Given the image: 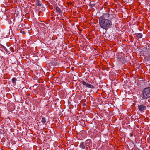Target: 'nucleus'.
Instances as JSON below:
<instances>
[{
	"label": "nucleus",
	"instance_id": "obj_10",
	"mask_svg": "<svg viewBox=\"0 0 150 150\" xmlns=\"http://www.w3.org/2000/svg\"><path fill=\"white\" fill-rule=\"evenodd\" d=\"M46 122V121L45 118L42 117V119L41 121V122L44 124Z\"/></svg>",
	"mask_w": 150,
	"mask_h": 150
},
{
	"label": "nucleus",
	"instance_id": "obj_4",
	"mask_svg": "<svg viewBox=\"0 0 150 150\" xmlns=\"http://www.w3.org/2000/svg\"><path fill=\"white\" fill-rule=\"evenodd\" d=\"M139 110L141 112H144L146 109V107L143 104H141L138 106Z\"/></svg>",
	"mask_w": 150,
	"mask_h": 150
},
{
	"label": "nucleus",
	"instance_id": "obj_7",
	"mask_svg": "<svg viewBox=\"0 0 150 150\" xmlns=\"http://www.w3.org/2000/svg\"><path fill=\"white\" fill-rule=\"evenodd\" d=\"M56 10L59 13V14L61 15L62 16V11L60 9V8L58 7H56L55 8Z\"/></svg>",
	"mask_w": 150,
	"mask_h": 150
},
{
	"label": "nucleus",
	"instance_id": "obj_12",
	"mask_svg": "<svg viewBox=\"0 0 150 150\" xmlns=\"http://www.w3.org/2000/svg\"><path fill=\"white\" fill-rule=\"evenodd\" d=\"M53 64L54 65H56L57 64V63L56 62L54 61L53 62Z\"/></svg>",
	"mask_w": 150,
	"mask_h": 150
},
{
	"label": "nucleus",
	"instance_id": "obj_3",
	"mask_svg": "<svg viewBox=\"0 0 150 150\" xmlns=\"http://www.w3.org/2000/svg\"><path fill=\"white\" fill-rule=\"evenodd\" d=\"M81 83L85 86L86 88H89L91 89H93L95 88V87L92 85L86 82L83 81H81Z\"/></svg>",
	"mask_w": 150,
	"mask_h": 150
},
{
	"label": "nucleus",
	"instance_id": "obj_2",
	"mask_svg": "<svg viewBox=\"0 0 150 150\" xmlns=\"http://www.w3.org/2000/svg\"><path fill=\"white\" fill-rule=\"evenodd\" d=\"M141 95V100H146L150 98V87H148L143 89Z\"/></svg>",
	"mask_w": 150,
	"mask_h": 150
},
{
	"label": "nucleus",
	"instance_id": "obj_13",
	"mask_svg": "<svg viewBox=\"0 0 150 150\" xmlns=\"http://www.w3.org/2000/svg\"><path fill=\"white\" fill-rule=\"evenodd\" d=\"M123 1L124 2H125L126 3H128L129 0H123Z\"/></svg>",
	"mask_w": 150,
	"mask_h": 150
},
{
	"label": "nucleus",
	"instance_id": "obj_1",
	"mask_svg": "<svg viewBox=\"0 0 150 150\" xmlns=\"http://www.w3.org/2000/svg\"><path fill=\"white\" fill-rule=\"evenodd\" d=\"M109 14L106 13L103 14L99 18L100 27L106 31L111 28L112 26V20L111 19H109Z\"/></svg>",
	"mask_w": 150,
	"mask_h": 150
},
{
	"label": "nucleus",
	"instance_id": "obj_16",
	"mask_svg": "<svg viewBox=\"0 0 150 150\" xmlns=\"http://www.w3.org/2000/svg\"><path fill=\"white\" fill-rule=\"evenodd\" d=\"M148 58L150 59V55H149L148 57Z\"/></svg>",
	"mask_w": 150,
	"mask_h": 150
},
{
	"label": "nucleus",
	"instance_id": "obj_17",
	"mask_svg": "<svg viewBox=\"0 0 150 150\" xmlns=\"http://www.w3.org/2000/svg\"><path fill=\"white\" fill-rule=\"evenodd\" d=\"M71 145H72V146H73V144H71V146H71Z\"/></svg>",
	"mask_w": 150,
	"mask_h": 150
},
{
	"label": "nucleus",
	"instance_id": "obj_15",
	"mask_svg": "<svg viewBox=\"0 0 150 150\" xmlns=\"http://www.w3.org/2000/svg\"><path fill=\"white\" fill-rule=\"evenodd\" d=\"M83 106H85L86 105V104L85 103H83Z\"/></svg>",
	"mask_w": 150,
	"mask_h": 150
},
{
	"label": "nucleus",
	"instance_id": "obj_6",
	"mask_svg": "<svg viewBox=\"0 0 150 150\" xmlns=\"http://www.w3.org/2000/svg\"><path fill=\"white\" fill-rule=\"evenodd\" d=\"M79 146L82 149H85V146L83 142H81Z\"/></svg>",
	"mask_w": 150,
	"mask_h": 150
},
{
	"label": "nucleus",
	"instance_id": "obj_8",
	"mask_svg": "<svg viewBox=\"0 0 150 150\" xmlns=\"http://www.w3.org/2000/svg\"><path fill=\"white\" fill-rule=\"evenodd\" d=\"M138 38H141L142 37V34L141 33H135V34Z\"/></svg>",
	"mask_w": 150,
	"mask_h": 150
},
{
	"label": "nucleus",
	"instance_id": "obj_5",
	"mask_svg": "<svg viewBox=\"0 0 150 150\" xmlns=\"http://www.w3.org/2000/svg\"><path fill=\"white\" fill-rule=\"evenodd\" d=\"M36 5L38 6H43V5L42 4L40 0H36Z\"/></svg>",
	"mask_w": 150,
	"mask_h": 150
},
{
	"label": "nucleus",
	"instance_id": "obj_14",
	"mask_svg": "<svg viewBox=\"0 0 150 150\" xmlns=\"http://www.w3.org/2000/svg\"><path fill=\"white\" fill-rule=\"evenodd\" d=\"M42 10L43 11H45V8L44 7H42Z\"/></svg>",
	"mask_w": 150,
	"mask_h": 150
},
{
	"label": "nucleus",
	"instance_id": "obj_9",
	"mask_svg": "<svg viewBox=\"0 0 150 150\" xmlns=\"http://www.w3.org/2000/svg\"><path fill=\"white\" fill-rule=\"evenodd\" d=\"M16 79L15 78H13L12 79V82L13 84V85L15 86L16 84Z\"/></svg>",
	"mask_w": 150,
	"mask_h": 150
},
{
	"label": "nucleus",
	"instance_id": "obj_11",
	"mask_svg": "<svg viewBox=\"0 0 150 150\" xmlns=\"http://www.w3.org/2000/svg\"><path fill=\"white\" fill-rule=\"evenodd\" d=\"M4 49L8 53L9 52L7 48L4 46H3Z\"/></svg>",
	"mask_w": 150,
	"mask_h": 150
},
{
	"label": "nucleus",
	"instance_id": "obj_19",
	"mask_svg": "<svg viewBox=\"0 0 150 150\" xmlns=\"http://www.w3.org/2000/svg\"><path fill=\"white\" fill-rule=\"evenodd\" d=\"M69 148V147H68V149Z\"/></svg>",
	"mask_w": 150,
	"mask_h": 150
},
{
	"label": "nucleus",
	"instance_id": "obj_18",
	"mask_svg": "<svg viewBox=\"0 0 150 150\" xmlns=\"http://www.w3.org/2000/svg\"><path fill=\"white\" fill-rule=\"evenodd\" d=\"M92 82H93V83H94V81H93Z\"/></svg>",
	"mask_w": 150,
	"mask_h": 150
}]
</instances>
